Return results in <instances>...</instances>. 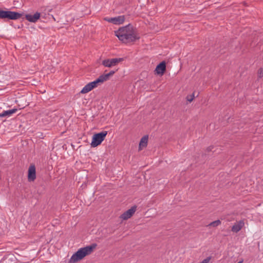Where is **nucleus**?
<instances>
[{
	"mask_svg": "<svg viewBox=\"0 0 263 263\" xmlns=\"http://www.w3.org/2000/svg\"><path fill=\"white\" fill-rule=\"evenodd\" d=\"M115 33L119 40L123 43L133 42L138 38L133 27L130 24L120 28Z\"/></svg>",
	"mask_w": 263,
	"mask_h": 263,
	"instance_id": "nucleus-1",
	"label": "nucleus"
},
{
	"mask_svg": "<svg viewBox=\"0 0 263 263\" xmlns=\"http://www.w3.org/2000/svg\"><path fill=\"white\" fill-rule=\"evenodd\" d=\"M96 247L97 245L96 243H93L90 246L79 249L71 256L69 259V262L76 263L78 261L82 260L86 256L90 254Z\"/></svg>",
	"mask_w": 263,
	"mask_h": 263,
	"instance_id": "nucleus-2",
	"label": "nucleus"
},
{
	"mask_svg": "<svg viewBox=\"0 0 263 263\" xmlns=\"http://www.w3.org/2000/svg\"><path fill=\"white\" fill-rule=\"evenodd\" d=\"M107 134V131H103L101 133L94 134L91 142V146L93 147H95L100 145L104 140Z\"/></svg>",
	"mask_w": 263,
	"mask_h": 263,
	"instance_id": "nucleus-3",
	"label": "nucleus"
},
{
	"mask_svg": "<svg viewBox=\"0 0 263 263\" xmlns=\"http://www.w3.org/2000/svg\"><path fill=\"white\" fill-rule=\"evenodd\" d=\"M21 14L18 12L11 11L0 10V18H7L8 20H17L20 18Z\"/></svg>",
	"mask_w": 263,
	"mask_h": 263,
	"instance_id": "nucleus-4",
	"label": "nucleus"
},
{
	"mask_svg": "<svg viewBox=\"0 0 263 263\" xmlns=\"http://www.w3.org/2000/svg\"><path fill=\"white\" fill-rule=\"evenodd\" d=\"M124 60V58H112V59H107L102 61V64L108 68H111L115 66L118 64V63L122 62Z\"/></svg>",
	"mask_w": 263,
	"mask_h": 263,
	"instance_id": "nucleus-5",
	"label": "nucleus"
},
{
	"mask_svg": "<svg viewBox=\"0 0 263 263\" xmlns=\"http://www.w3.org/2000/svg\"><path fill=\"white\" fill-rule=\"evenodd\" d=\"M105 20L115 25H120L124 23L125 16L124 15H120L114 17H106Z\"/></svg>",
	"mask_w": 263,
	"mask_h": 263,
	"instance_id": "nucleus-6",
	"label": "nucleus"
},
{
	"mask_svg": "<svg viewBox=\"0 0 263 263\" xmlns=\"http://www.w3.org/2000/svg\"><path fill=\"white\" fill-rule=\"evenodd\" d=\"M136 210V206H134L130 209L127 210L126 212L123 213L120 216V218L123 220H126L130 218L132 215L134 214Z\"/></svg>",
	"mask_w": 263,
	"mask_h": 263,
	"instance_id": "nucleus-7",
	"label": "nucleus"
},
{
	"mask_svg": "<svg viewBox=\"0 0 263 263\" xmlns=\"http://www.w3.org/2000/svg\"><path fill=\"white\" fill-rule=\"evenodd\" d=\"M36 178L35 167L33 165L29 166L28 173V179L29 181H33Z\"/></svg>",
	"mask_w": 263,
	"mask_h": 263,
	"instance_id": "nucleus-8",
	"label": "nucleus"
},
{
	"mask_svg": "<svg viewBox=\"0 0 263 263\" xmlns=\"http://www.w3.org/2000/svg\"><path fill=\"white\" fill-rule=\"evenodd\" d=\"M41 14L39 12H36L34 14H26L25 17L26 20L32 23H35L40 18Z\"/></svg>",
	"mask_w": 263,
	"mask_h": 263,
	"instance_id": "nucleus-9",
	"label": "nucleus"
},
{
	"mask_svg": "<svg viewBox=\"0 0 263 263\" xmlns=\"http://www.w3.org/2000/svg\"><path fill=\"white\" fill-rule=\"evenodd\" d=\"M244 225V221L241 220L234 224L232 227V231L235 233H237L243 227Z\"/></svg>",
	"mask_w": 263,
	"mask_h": 263,
	"instance_id": "nucleus-10",
	"label": "nucleus"
},
{
	"mask_svg": "<svg viewBox=\"0 0 263 263\" xmlns=\"http://www.w3.org/2000/svg\"><path fill=\"white\" fill-rule=\"evenodd\" d=\"M165 69V63L164 62H162L157 66L155 69V72L158 74L162 75L164 73Z\"/></svg>",
	"mask_w": 263,
	"mask_h": 263,
	"instance_id": "nucleus-11",
	"label": "nucleus"
},
{
	"mask_svg": "<svg viewBox=\"0 0 263 263\" xmlns=\"http://www.w3.org/2000/svg\"><path fill=\"white\" fill-rule=\"evenodd\" d=\"M17 111V109L13 108L10 110H4L0 114V117H9L11 116L13 114L15 113Z\"/></svg>",
	"mask_w": 263,
	"mask_h": 263,
	"instance_id": "nucleus-12",
	"label": "nucleus"
},
{
	"mask_svg": "<svg viewBox=\"0 0 263 263\" xmlns=\"http://www.w3.org/2000/svg\"><path fill=\"white\" fill-rule=\"evenodd\" d=\"M148 138V136H144L141 139L139 145L140 150L147 146Z\"/></svg>",
	"mask_w": 263,
	"mask_h": 263,
	"instance_id": "nucleus-13",
	"label": "nucleus"
},
{
	"mask_svg": "<svg viewBox=\"0 0 263 263\" xmlns=\"http://www.w3.org/2000/svg\"><path fill=\"white\" fill-rule=\"evenodd\" d=\"M104 79L101 75L98 79H97L94 81H92L91 82H90V84H91L92 87L93 88L96 87L98 84L99 83H102L104 82Z\"/></svg>",
	"mask_w": 263,
	"mask_h": 263,
	"instance_id": "nucleus-14",
	"label": "nucleus"
},
{
	"mask_svg": "<svg viewBox=\"0 0 263 263\" xmlns=\"http://www.w3.org/2000/svg\"><path fill=\"white\" fill-rule=\"evenodd\" d=\"M93 89L91 84L90 83L86 84L81 90V93H86Z\"/></svg>",
	"mask_w": 263,
	"mask_h": 263,
	"instance_id": "nucleus-15",
	"label": "nucleus"
},
{
	"mask_svg": "<svg viewBox=\"0 0 263 263\" xmlns=\"http://www.w3.org/2000/svg\"><path fill=\"white\" fill-rule=\"evenodd\" d=\"M115 73V71L111 70L109 73L105 74H102L101 76L104 79V81H105L108 79V78L110 76H112Z\"/></svg>",
	"mask_w": 263,
	"mask_h": 263,
	"instance_id": "nucleus-16",
	"label": "nucleus"
},
{
	"mask_svg": "<svg viewBox=\"0 0 263 263\" xmlns=\"http://www.w3.org/2000/svg\"><path fill=\"white\" fill-rule=\"evenodd\" d=\"M220 223H221L220 221L219 220H216V221L211 222L209 224V226L215 227H217V226H219Z\"/></svg>",
	"mask_w": 263,
	"mask_h": 263,
	"instance_id": "nucleus-17",
	"label": "nucleus"
},
{
	"mask_svg": "<svg viewBox=\"0 0 263 263\" xmlns=\"http://www.w3.org/2000/svg\"><path fill=\"white\" fill-rule=\"evenodd\" d=\"M194 98V93H193L192 95L187 96L186 97L187 100L190 102H191L193 100Z\"/></svg>",
	"mask_w": 263,
	"mask_h": 263,
	"instance_id": "nucleus-18",
	"label": "nucleus"
},
{
	"mask_svg": "<svg viewBox=\"0 0 263 263\" xmlns=\"http://www.w3.org/2000/svg\"><path fill=\"white\" fill-rule=\"evenodd\" d=\"M211 259L210 257H207L203 259L200 263H209Z\"/></svg>",
	"mask_w": 263,
	"mask_h": 263,
	"instance_id": "nucleus-19",
	"label": "nucleus"
},
{
	"mask_svg": "<svg viewBox=\"0 0 263 263\" xmlns=\"http://www.w3.org/2000/svg\"><path fill=\"white\" fill-rule=\"evenodd\" d=\"M262 75H263V73L262 74L261 70H260V72L259 73V77H262Z\"/></svg>",
	"mask_w": 263,
	"mask_h": 263,
	"instance_id": "nucleus-20",
	"label": "nucleus"
},
{
	"mask_svg": "<svg viewBox=\"0 0 263 263\" xmlns=\"http://www.w3.org/2000/svg\"><path fill=\"white\" fill-rule=\"evenodd\" d=\"M237 263H242V261H239V262H237Z\"/></svg>",
	"mask_w": 263,
	"mask_h": 263,
	"instance_id": "nucleus-21",
	"label": "nucleus"
}]
</instances>
